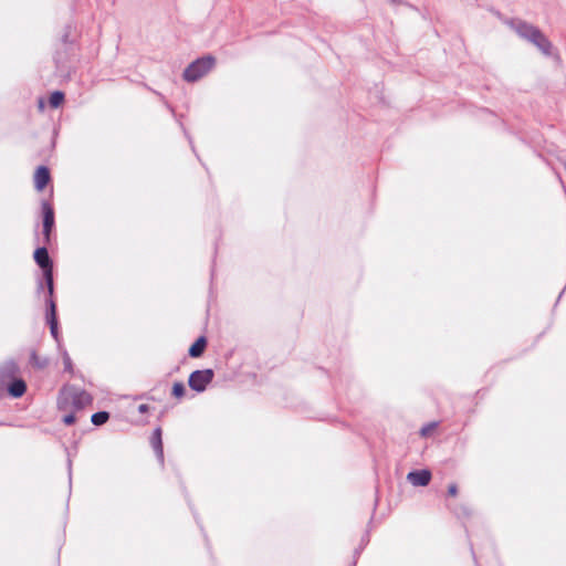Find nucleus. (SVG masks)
Instances as JSON below:
<instances>
[{
  "instance_id": "f257e3e1",
  "label": "nucleus",
  "mask_w": 566,
  "mask_h": 566,
  "mask_svg": "<svg viewBox=\"0 0 566 566\" xmlns=\"http://www.w3.org/2000/svg\"><path fill=\"white\" fill-rule=\"evenodd\" d=\"M48 244L38 247L34 250L33 259L39 268L42 270V279L38 281L36 292L40 293L43 291L44 285L48 290V295L53 296L54 293V279H53V261L49 254V250L46 248Z\"/></svg>"
},
{
  "instance_id": "f03ea898",
  "label": "nucleus",
  "mask_w": 566,
  "mask_h": 566,
  "mask_svg": "<svg viewBox=\"0 0 566 566\" xmlns=\"http://www.w3.org/2000/svg\"><path fill=\"white\" fill-rule=\"evenodd\" d=\"M216 60L212 56H205L192 62L184 72V78L188 82H196L214 66Z\"/></svg>"
},
{
  "instance_id": "7ed1b4c3",
  "label": "nucleus",
  "mask_w": 566,
  "mask_h": 566,
  "mask_svg": "<svg viewBox=\"0 0 566 566\" xmlns=\"http://www.w3.org/2000/svg\"><path fill=\"white\" fill-rule=\"evenodd\" d=\"M516 32L521 38L534 43L543 53L549 54L551 43L538 30L532 25L520 24L516 27Z\"/></svg>"
},
{
  "instance_id": "20e7f679",
  "label": "nucleus",
  "mask_w": 566,
  "mask_h": 566,
  "mask_svg": "<svg viewBox=\"0 0 566 566\" xmlns=\"http://www.w3.org/2000/svg\"><path fill=\"white\" fill-rule=\"evenodd\" d=\"M41 212H42V242L44 244H50L51 242V233L55 226V214L53 206L46 201L43 200L41 202Z\"/></svg>"
},
{
  "instance_id": "39448f33",
  "label": "nucleus",
  "mask_w": 566,
  "mask_h": 566,
  "mask_svg": "<svg viewBox=\"0 0 566 566\" xmlns=\"http://www.w3.org/2000/svg\"><path fill=\"white\" fill-rule=\"evenodd\" d=\"M213 373L210 369L197 370L191 374L189 385L197 391H202L206 386L212 380Z\"/></svg>"
},
{
  "instance_id": "423d86ee",
  "label": "nucleus",
  "mask_w": 566,
  "mask_h": 566,
  "mask_svg": "<svg viewBox=\"0 0 566 566\" xmlns=\"http://www.w3.org/2000/svg\"><path fill=\"white\" fill-rule=\"evenodd\" d=\"M46 321L50 326L52 337L59 340V322L56 317V305L53 296L46 298Z\"/></svg>"
},
{
  "instance_id": "0eeeda50",
  "label": "nucleus",
  "mask_w": 566,
  "mask_h": 566,
  "mask_svg": "<svg viewBox=\"0 0 566 566\" xmlns=\"http://www.w3.org/2000/svg\"><path fill=\"white\" fill-rule=\"evenodd\" d=\"M19 367L14 360H7L0 366V389L15 378Z\"/></svg>"
},
{
  "instance_id": "6e6552de",
  "label": "nucleus",
  "mask_w": 566,
  "mask_h": 566,
  "mask_svg": "<svg viewBox=\"0 0 566 566\" xmlns=\"http://www.w3.org/2000/svg\"><path fill=\"white\" fill-rule=\"evenodd\" d=\"M70 396L72 399V406L75 410H82L93 401V397L85 390H76Z\"/></svg>"
},
{
  "instance_id": "1a4fd4ad",
  "label": "nucleus",
  "mask_w": 566,
  "mask_h": 566,
  "mask_svg": "<svg viewBox=\"0 0 566 566\" xmlns=\"http://www.w3.org/2000/svg\"><path fill=\"white\" fill-rule=\"evenodd\" d=\"M150 446L155 452V455H156L158 462L163 465L164 464V448H163V440H161V429L159 427L156 428L151 433Z\"/></svg>"
},
{
  "instance_id": "9d476101",
  "label": "nucleus",
  "mask_w": 566,
  "mask_h": 566,
  "mask_svg": "<svg viewBox=\"0 0 566 566\" xmlns=\"http://www.w3.org/2000/svg\"><path fill=\"white\" fill-rule=\"evenodd\" d=\"M51 175L46 166H39L34 174V187L38 191H42L50 182Z\"/></svg>"
},
{
  "instance_id": "9b49d317",
  "label": "nucleus",
  "mask_w": 566,
  "mask_h": 566,
  "mask_svg": "<svg viewBox=\"0 0 566 566\" xmlns=\"http://www.w3.org/2000/svg\"><path fill=\"white\" fill-rule=\"evenodd\" d=\"M407 480L415 486H426L431 480V472L429 470H420L409 472Z\"/></svg>"
},
{
  "instance_id": "f8f14e48",
  "label": "nucleus",
  "mask_w": 566,
  "mask_h": 566,
  "mask_svg": "<svg viewBox=\"0 0 566 566\" xmlns=\"http://www.w3.org/2000/svg\"><path fill=\"white\" fill-rule=\"evenodd\" d=\"M4 386H7V391L12 398H20L27 391V384L22 378H13L8 381Z\"/></svg>"
},
{
  "instance_id": "ddd939ff",
  "label": "nucleus",
  "mask_w": 566,
  "mask_h": 566,
  "mask_svg": "<svg viewBox=\"0 0 566 566\" xmlns=\"http://www.w3.org/2000/svg\"><path fill=\"white\" fill-rule=\"evenodd\" d=\"M206 345H207V340L205 337H199L192 345L191 347L189 348V355L191 357H199L205 348H206Z\"/></svg>"
},
{
  "instance_id": "4468645a",
  "label": "nucleus",
  "mask_w": 566,
  "mask_h": 566,
  "mask_svg": "<svg viewBox=\"0 0 566 566\" xmlns=\"http://www.w3.org/2000/svg\"><path fill=\"white\" fill-rule=\"evenodd\" d=\"M109 419V412L108 411H97L92 415L91 421L94 426H102L107 422Z\"/></svg>"
},
{
  "instance_id": "2eb2a0df",
  "label": "nucleus",
  "mask_w": 566,
  "mask_h": 566,
  "mask_svg": "<svg viewBox=\"0 0 566 566\" xmlns=\"http://www.w3.org/2000/svg\"><path fill=\"white\" fill-rule=\"evenodd\" d=\"M65 95L62 91H54L49 97V104L52 108H57L64 102Z\"/></svg>"
},
{
  "instance_id": "dca6fc26",
  "label": "nucleus",
  "mask_w": 566,
  "mask_h": 566,
  "mask_svg": "<svg viewBox=\"0 0 566 566\" xmlns=\"http://www.w3.org/2000/svg\"><path fill=\"white\" fill-rule=\"evenodd\" d=\"M369 541H370L369 534L365 533L361 536L359 546L357 548H355V551H354V558L358 559L360 553L363 552L364 547L369 543Z\"/></svg>"
},
{
  "instance_id": "f3484780",
  "label": "nucleus",
  "mask_w": 566,
  "mask_h": 566,
  "mask_svg": "<svg viewBox=\"0 0 566 566\" xmlns=\"http://www.w3.org/2000/svg\"><path fill=\"white\" fill-rule=\"evenodd\" d=\"M63 364H64L65 371H72V369H73L72 360L66 352L64 353V356H63Z\"/></svg>"
},
{
  "instance_id": "a211bd4d",
  "label": "nucleus",
  "mask_w": 566,
  "mask_h": 566,
  "mask_svg": "<svg viewBox=\"0 0 566 566\" xmlns=\"http://www.w3.org/2000/svg\"><path fill=\"white\" fill-rule=\"evenodd\" d=\"M76 421V418H75V415L74 413H69V415H65L62 419V422L65 424V426H72L74 424Z\"/></svg>"
},
{
  "instance_id": "6ab92c4d",
  "label": "nucleus",
  "mask_w": 566,
  "mask_h": 566,
  "mask_svg": "<svg viewBox=\"0 0 566 566\" xmlns=\"http://www.w3.org/2000/svg\"><path fill=\"white\" fill-rule=\"evenodd\" d=\"M67 405V398L66 397H60L57 400V407L60 410L65 409Z\"/></svg>"
},
{
  "instance_id": "aec40b11",
  "label": "nucleus",
  "mask_w": 566,
  "mask_h": 566,
  "mask_svg": "<svg viewBox=\"0 0 566 566\" xmlns=\"http://www.w3.org/2000/svg\"><path fill=\"white\" fill-rule=\"evenodd\" d=\"M448 493H449L450 496H457V494H458L457 485L455 484L449 485Z\"/></svg>"
},
{
  "instance_id": "412c9836",
  "label": "nucleus",
  "mask_w": 566,
  "mask_h": 566,
  "mask_svg": "<svg viewBox=\"0 0 566 566\" xmlns=\"http://www.w3.org/2000/svg\"><path fill=\"white\" fill-rule=\"evenodd\" d=\"M148 410H149V407L146 403H142V405L138 406V411L140 413H146Z\"/></svg>"
},
{
  "instance_id": "4be33fe9",
  "label": "nucleus",
  "mask_w": 566,
  "mask_h": 566,
  "mask_svg": "<svg viewBox=\"0 0 566 566\" xmlns=\"http://www.w3.org/2000/svg\"><path fill=\"white\" fill-rule=\"evenodd\" d=\"M171 396L177 398V380L171 384Z\"/></svg>"
},
{
  "instance_id": "5701e85b",
  "label": "nucleus",
  "mask_w": 566,
  "mask_h": 566,
  "mask_svg": "<svg viewBox=\"0 0 566 566\" xmlns=\"http://www.w3.org/2000/svg\"><path fill=\"white\" fill-rule=\"evenodd\" d=\"M432 429H433V426H432V427H430V428H429V427H428V428H423V429L421 430V434H422V436H427V434H428V432H429L430 430H432Z\"/></svg>"
},
{
  "instance_id": "b1692460",
  "label": "nucleus",
  "mask_w": 566,
  "mask_h": 566,
  "mask_svg": "<svg viewBox=\"0 0 566 566\" xmlns=\"http://www.w3.org/2000/svg\"><path fill=\"white\" fill-rule=\"evenodd\" d=\"M356 564H357V559L354 558L353 562L348 566H356Z\"/></svg>"
},
{
  "instance_id": "393cba45",
  "label": "nucleus",
  "mask_w": 566,
  "mask_h": 566,
  "mask_svg": "<svg viewBox=\"0 0 566 566\" xmlns=\"http://www.w3.org/2000/svg\"><path fill=\"white\" fill-rule=\"evenodd\" d=\"M71 465H72V461L69 460V475L71 476Z\"/></svg>"
},
{
  "instance_id": "a878e982",
  "label": "nucleus",
  "mask_w": 566,
  "mask_h": 566,
  "mask_svg": "<svg viewBox=\"0 0 566 566\" xmlns=\"http://www.w3.org/2000/svg\"><path fill=\"white\" fill-rule=\"evenodd\" d=\"M31 359L32 360H35L36 359V354L33 352L32 355H31Z\"/></svg>"
},
{
  "instance_id": "bb28decb",
  "label": "nucleus",
  "mask_w": 566,
  "mask_h": 566,
  "mask_svg": "<svg viewBox=\"0 0 566 566\" xmlns=\"http://www.w3.org/2000/svg\"><path fill=\"white\" fill-rule=\"evenodd\" d=\"M39 105H40V108H43L44 104H43L42 99L39 101Z\"/></svg>"
},
{
  "instance_id": "cd10ccee",
  "label": "nucleus",
  "mask_w": 566,
  "mask_h": 566,
  "mask_svg": "<svg viewBox=\"0 0 566 566\" xmlns=\"http://www.w3.org/2000/svg\"><path fill=\"white\" fill-rule=\"evenodd\" d=\"M170 111H171L172 115L176 116L175 108L170 107Z\"/></svg>"
},
{
  "instance_id": "c85d7f7f",
  "label": "nucleus",
  "mask_w": 566,
  "mask_h": 566,
  "mask_svg": "<svg viewBox=\"0 0 566 566\" xmlns=\"http://www.w3.org/2000/svg\"><path fill=\"white\" fill-rule=\"evenodd\" d=\"M564 167H565V170H566V163H565Z\"/></svg>"
}]
</instances>
